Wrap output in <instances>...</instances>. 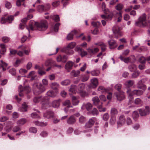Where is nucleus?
Wrapping results in <instances>:
<instances>
[{"mask_svg": "<svg viewBox=\"0 0 150 150\" xmlns=\"http://www.w3.org/2000/svg\"><path fill=\"white\" fill-rule=\"evenodd\" d=\"M34 26L40 31H45L47 28L48 23L46 20L41 21L39 22H36L33 21H30L29 23V28H27L29 32L34 30Z\"/></svg>", "mask_w": 150, "mask_h": 150, "instance_id": "1", "label": "nucleus"}, {"mask_svg": "<svg viewBox=\"0 0 150 150\" xmlns=\"http://www.w3.org/2000/svg\"><path fill=\"white\" fill-rule=\"evenodd\" d=\"M147 21L146 20V16L145 13L140 16L139 18L138 21L135 23V25L139 27H144L148 26L149 23H150V14L147 16Z\"/></svg>", "mask_w": 150, "mask_h": 150, "instance_id": "2", "label": "nucleus"}, {"mask_svg": "<svg viewBox=\"0 0 150 150\" xmlns=\"http://www.w3.org/2000/svg\"><path fill=\"white\" fill-rule=\"evenodd\" d=\"M32 88L33 93L36 95L41 94L46 90L45 87L41 83L38 82L33 84Z\"/></svg>", "mask_w": 150, "mask_h": 150, "instance_id": "3", "label": "nucleus"}, {"mask_svg": "<svg viewBox=\"0 0 150 150\" xmlns=\"http://www.w3.org/2000/svg\"><path fill=\"white\" fill-rule=\"evenodd\" d=\"M35 103H37L40 101H42V108L43 109H46L49 107L48 102L46 100L45 97L44 96H40L35 97L33 99Z\"/></svg>", "mask_w": 150, "mask_h": 150, "instance_id": "4", "label": "nucleus"}, {"mask_svg": "<svg viewBox=\"0 0 150 150\" xmlns=\"http://www.w3.org/2000/svg\"><path fill=\"white\" fill-rule=\"evenodd\" d=\"M93 104L96 106L99 109L100 112H105L106 110V108H102V103L100 101L98 97L95 96L92 99Z\"/></svg>", "mask_w": 150, "mask_h": 150, "instance_id": "5", "label": "nucleus"}, {"mask_svg": "<svg viewBox=\"0 0 150 150\" xmlns=\"http://www.w3.org/2000/svg\"><path fill=\"white\" fill-rule=\"evenodd\" d=\"M144 91L141 90H135L132 91H131L129 89H128L127 91V93L128 94L129 96L132 97L134 95H136L137 96L142 95Z\"/></svg>", "mask_w": 150, "mask_h": 150, "instance_id": "6", "label": "nucleus"}, {"mask_svg": "<svg viewBox=\"0 0 150 150\" xmlns=\"http://www.w3.org/2000/svg\"><path fill=\"white\" fill-rule=\"evenodd\" d=\"M18 91L19 96H22L23 95L24 93H27L30 92L31 89L28 86H26L23 88L21 85H20L18 87Z\"/></svg>", "mask_w": 150, "mask_h": 150, "instance_id": "7", "label": "nucleus"}, {"mask_svg": "<svg viewBox=\"0 0 150 150\" xmlns=\"http://www.w3.org/2000/svg\"><path fill=\"white\" fill-rule=\"evenodd\" d=\"M138 110L141 116H146L148 115L150 113V108L148 106H146L144 108L139 109Z\"/></svg>", "mask_w": 150, "mask_h": 150, "instance_id": "8", "label": "nucleus"}, {"mask_svg": "<svg viewBox=\"0 0 150 150\" xmlns=\"http://www.w3.org/2000/svg\"><path fill=\"white\" fill-rule=\"evenodd\" d=\"M85 87V85L83 83L80 84L78 86V93L83 97H84L86 95V92L83 90Z\"/></svg>", "mask_w": 150, "mask_h": 150, "instance_id": "9", "label": "nucleus"}, {"mask_svg": "<svg viewBox=\"0 0 150 150\" xmlns=\"http://www.w3.org/2000/svg\"><path fill=\"white\" fill-rule=\"evenodd\" d=\"M61 51L69 55H73L74 53V51L73 50L66 47L62 49Z\"/></svg>", "mask_w": 150, "mask_h": 150, "instance_id": "10", "label": "nucleus"}, {"mask_svg": "<svg viewBox=\"0 0 150 150\" xmlns=\"http://www.w3.org/2000/svg\"><path fill=\"white\" fill-rule=\"evenodd\" d=\"M68 59V56L66 55H64L62 56L61 55H59L57 58V61L58 62H62L65 63Z\"/></svg>", "mask_w": 150, "mask_h": 150, "instance_id": "11", "label": "nucleus"}, {"mask_svg": "<svg viewBox=\"0 0 150 150\" xmlns=\"http://www.w3.org/2000/svg\"><path fill=\"white\" fill-rule=\"evenodd\" d=\"M98 85V80L96 78H93L91 80V83L89 87L91 88H95Z\"/></svg>", "mask_w": 150, "mask_h": 150, "instance_id": "12", "label": "nucleus"}, {"mask_svg": "<svg viewBox=\"0 0 150 150\" xmlns=\"http://www.w3.org/2000/svg\"><path fill=\"white\" fill-rule=\"evenodd\" d=\"M75 51L80 53L82 57H83L87 54V52L79 47H76L74 49Z\"/></svg>", "mask_w": 150, "mask_h": 150, "instance_id": "13", "label": "nucleus"}, {"mask_svg": "<svg viewBox=\"0 0 150 150\" xmlns=\"http://www.w3.org/2000/svg\"><path fill=\"white\" fill-rule=\"evenodd\" d=\"M115 95L117 98V100L121 101L123 100L125 98L124 92H118L115 93Z\"/></svg>", "mask_w": 150, "mask_h": 150, "instance_id": "14", "label": "nucleus"}, {"mask_svg": "<svg viewBox=\"0 0 150 150\" xmlns=\"http://www.w3.org/2000/svg\"><path fill=\"white\" fill-rule=\"evenodd\" d=\"M61 100L60 99L54 100L51 103L52 106L55 108H58L60 106Z\"/></svg>", "mask_w": 150, "mask_h": 150, "instance_id": "15", "label": "nucleus"}, {"mask_svg": "<svg viewBox=\"0 0 150 150\" xmlns=\"http://www.w3.org/2000/svg\"><path fill=\"white\" fill-rule=\"evenodd\" d=\"M74 64V62L71 61H69L66 64L64 68L67 72H70V70L72 69Z\"/></svg>", "mask_w": 150, "mask_h": 150, "instance_id": "16", "label": "nucleus"}, {"mask_svg": "<svg viewBox=\"0 0 150 150\" xmlns=\"http://www.w3.org/2000/svg\"><path fill=\"white\" fill-rule=\"evenodd\" d=\"M13 20V16H8L7 18H6L4 17H2L1 18V22L3 24L6 23L7 21L9 23H11V21Z\"/></svg>", "mask_w": 150, "mask_h": 150, "instance_id": "17", "label": "nucleus"}, {"mask_svg": "<svg viewBox=\"0 0 150 150\" xmlns=\"http://www.w3.org/2000/svg\"><path fill=\"white\" fill-rule=\"evenodd\" d=\"M125 116L123 115L120 116L119 118V121L117 122L118 127H120L123 125L125 122Z\"/></svg>", "mask_w": 150, "mask_h": 150, "instance_id": "18", "label": "nucleus"}, {"mask_svg": "<svg viewBox=\"0 0 150 150\" xmlns=\"http://www.w3.org/2000/svg\"><path fill=\"white\" fill-rule=\"evenodd\" d=\"M113 33L116 35H117V37L122 36V33L120 30L119 28L117 27H114L113 28Z\"/></svg>", "mask_w": 150, "mask_h": 150, "instance_id": "19", "label": "nucleus"}, {"mask_svg": "<svg viewBox=\"0 0 150 150\" xmlns=\"http://www.w3.org/2000/svg\"><path fill=\"white\" fill-rule=\"evenodd\" d=\"M54 114L53 112L51 111H48L45 113L43 114L44 117L48 119L51 117H54Z\"/></svg>", "mask_w": 150, "mask_h": 150, "instance_id": "20", "label": "nucleus"}, {"mask_svg": "<svg viewBox=\"0 0 150 150\" xmlns=\"http://www.w3.org/2000/svg\"><path fill=\"white\" fill-rule=\"evenodd\" d=\"M108 43L109 45L110 49H113L117 47V44L115 41L113 40H111L108 41Z\"/></svg>", "mask_w": 150, "mask_h": 150, "instance_id": "21", "label": "nucleus"}, {"mask_svg": "<svg viewBox=\"0 0 150 150\" xmlns=\"http://www.w3.org/2000/svg\"><path fill=\"white\" fill-rule=\"evenodd\" d=\"M92 107V105L90 103H87L83 104L81 107V108L82 109L86 108L88 111H89L91 109Z\"/></svg>", "mask_w": 150, "mask_h": 150, "instance_id": "22", "label": "nucleus"}, {"mask_svg": "<svg viewBox=\"0 0 150 150\" xmlns=\"http://www.w3.org/2000/svg\"><path fill=\"white\" fill-rule=\"evenodd\" d=\"M78 33V32L75 29L71 31L67 35V38H73Z\"/></svg>", "mask_w": 150, "mask_h": 150, "instance_id": "23", "label": "nucleus"}, {"mask_svg": "<svg viewBox=\"0 0 150 150\" xmlns=\"http://www.w3.org/2000/svg\"><path fill=\"white\" fill-rule=\"evenodd\" d=\"M76 121V119L74 116L71 115L67 120V122L68 124H73Z\"/></svg>", "mask_w": 150, "mask_h": 150, "instance_id": "24", "label": "nucleus"}, {"mask_svg": "<svg viewBox=\"0 0 150 150\" xmlns=\"http://www.w3.org/2000/svg\"><path fill=\"white\" fill-rule=\"evenodd\" d=\"M57 93L54 92L52 90H49L47 93V95L48 96L52 98H54L57 95Z\"/></svg>", "mask_w": 150, "mask_h": 150, "instance_id": "25", "label": "nucleus"}, {"mask_svg": "<svg viewBox=\"0 0 150 150\" xmlns=\"http://www.w3.org/2000/svg\"><path fill=\"white\" fill-rule=\"evenodd\" d=\"M80 72V71L79 70L77 71L73 70L71 72L70 75L72 77H76L79 75Z\"/></svg>", "mask_w": 150, "mask_h": 150, "instance_id": "26", "label": "nucleus"}, {"mask_svg": "<svg viewBox=\"0 0 150 150\" xmlns=\"http://www.w3.org/2000/svg\"><path fill=\"white\" fill-rule=\"evenodd\" d=\"M96 45H98L101 47V50L102 52L105 51L106 50V45L102 42H99L95 43Z\"/></svg>", "mask_w": 150, "mask_h": 150, "instance_id": "27", "label": "nucleus"}, {"mask_svg": "<svg viewBox=\"0 0 150 150\" xmlns=\"http://www.w3.org/2000/svg\"><path fill=\"white\" fill-rule=\"evenodd\" d=\"M26 120L24 118H21L18 120L17 122V124L19 126H21L24 125L26 122Z\"/></svg>", "mask_w": 150, "mask_h": 150, "instance_id": "28", "label": "nucleus"}, {"mask_svg": "<svg viewBox=\"0 0 150 150\" xmlns=\"http://www.w3.org/2000/svg\"><path fill=\"white\" fill-rule=\"evenodd\" d=\"M70 92H71L72 93H78L77 90V87L74 85H72L70 86V88L69 90Z\"/></svg>", "mask_w": 150, "mask_h": 150, "instance_id": "29", "label": "nucleus"}, {"mask_svg": "<svg viewBox=\"0 0 150 150\" xmlns=\"http://www.w3.org/2000/svg\"><path fill=\"white\" fill-rule=\"evenodd\" d=\"M137 86L139 88H143L144 91L146 89V86L142 83V80L139 81L137 83Z\"/></svg>", "mask_w": 150, "mask_h": 150, "instance_id": "30", "label": "nucleus"}, {"mask_svg": "<svg viewBox=\"0 0 150 150\" xmlns=\"http://www.w3.org/2000/svg\"><path fill=\"white\" fill-rule=\"evenodd\" d=\"M0 47L1 48L0 50V53L2 54H4L6 51V49L5 45L3 44H0Z\"/></svg>", "mask_w": 150, "mask_h": 150, "instance_id": "31", "label": "nucleus"}, {"mask_svg": "<svg viewBox=\"0 0 150 150\" xmlns=\"http://www.w3.org/2000/svg\"><path fill=\"white\" fill-rule=\"evenodd\" d=\"M88 52L90 54H93L98 52L99 49L97 48H95L93 50L91 48H89L87 49Z\"/></svg>", "mask_w": 150, "mask_h": 150, "instance_id": "32", "label": "nucleus"}, {"mask_svg": "<svg viewBox=\"0 0 150 150\" xmlns=\"http://www.w3.org/2000/svg\"><path fill=\"white\" fill-rule=\"evenodd\" d=\"M110 113L111 116L115 117V115L117 114L118 111L116 108H112L111 109Z\"/></svg>", "mask_w": 150, "mask_h": 150, "instance_id": "33", "label": "nucleus"}, {"mask_svg": "<svg viewBox=\"0 0 150 150\" xmlns=\"http://www.w3.org/2000/svg\"><path fill=\"white\" fill-rule=\"evenodd\" d=\"M134 83V81L133 80H130L125 82V85L126 87L129 88L132 86Z\"/></svg>", "mask_w": 150, "mask_h": 150, "instance_id": "34", "label": "nucleus"}, {"mask_svg": "<svg viewBox=\"0 0 150 150\" xmlns=\"http://www.w3.org/2000/svg\"><path fill=\"white\" fill-rule=\"evenodd\" d=\"M72 102L73 105H76L79 103V101L76 97L73 96L72 97Z\"/></svg>", "mask_w": 150, "mask_h": 150, "instance_id": "35", "label": "nucleus"}, {"mask_svg": "<svg viewBox=\"0 0 150 150\" xmlns=\"http://www.w3.org/2000/svg\"><path fill=\"white\" fill-rule=\"evenodd\" d=\"M129 69L131 72H134L137 69V67L134 64H132L129 65L128 67Z\"/></svg>", "mask_w": 150, "mask_h": 150, "instance_id": "36", "label": "nucleus"}, {"mask_svg": "<svg viewBox=\"0 0 150 150\" xmlns=\"http://www.w3.org/2000/svg\"><path fill=\"white\" fill-rule=\"evenodd\" d=\"M34 110H36L37 111V112H33L31 113V117L33 118H38L39 117V112L37 110H36L35 109H34Z\"/></svg>", "mask_w": 150, "mask_h": 150, "instance_id": "37", "label": "nucleus"}, {"mask_svg": "<svg viewBox=\"0 0 150 150\" xmlns=\"http://www.w3.org/2000/svg\"><path fill=\"white\" fill-rule=\"evenodd\" d=\"M34 123L35 125L37 126H40L42 127L46 126L47 125L46 122L44 123L43 122H40L38 121H35Z\"/></svg>", "mask_w": 150, "mask_h": 150, "instance_id": "38", "label": "nucleus"}, {"mask_svg": "<svg viewBox=\"0 0 150 150\" xmlns=\"http://www.w3.org/2000/svg\"><path fill=\"white\" fill-rule=\"evenodd\" d=\"M59 84L57 82H53L51 83V87L54 90H57L59 87Z\"/></svg>", "mask_w": 150, "mask_h": 150, "instance_id": "39", "label": "nucleus"}, {"mask_svg": "<svg viewBox=\"0 0 150 150\" xmlns=\"http://www.w3.org/2000/svg\"><path fill=\"white\" fill-rule=\"evenodd\" d=\"M64 106H67L68 108L72 107L71 102L69 100H65L63 103Z\"/></svg>", "mask_w": 150, "mask_h": 150, "instance_id": "40", "label": "nucleus"}, {"mask_svg": "<svg viewBox=\"0 0 150 150\" xmlns=\"http://www.w3.org/2000/svg\"><path fill=\"white\" fill-rule=\"evenodd\" d=\"M70 83V81L69 79H66L62 81L61 83V84L63 86H67L69 85Z\"/></svg>", "mask_w": 150, "mask_h": 150, "instance_id": "41", "label": "nucleus"}, {"mask_svg": "<svg viewBox=\"0 0 150 150\" xmlns=\"http://www.w3.org/2000/svg\"><path fill=\"white\" fill-rule=\"evenodd\" d=\"M81 80L82 82H85L87 81L89 78V76L88 75H83L81 76Z\"/></svg>", "mask_w": 150, "mask_h": 150, "instance_id": "42", "label": "nucleus"}, {"mask_svg": "<svg viewBox=\"0 0 150 150\" xmlns=\"http://www.w3.org/2000/svg\"><path fill=\"white\" fill-rule=\"evenodd\" d=\"M76 45V43L75 42H72L69 44L66 47L72 49Z\"/></svg>", "mask_w": 150, "mask_h": 150, "instance_id": "43", "label": "nucleus"}, {"mask_svg": "<svg viewBox=\"0 0 150 150\" xmlns=\"http://www.w3.org/2000/svg\"><path fill=\"white\" fill-rule=\"evenodd\" d=\"M134 103L136 105H142V101L139 98H137L134 100Z\"/></svg>", "mask_w": 150, "mask_h": 150, "instance_id": "44", "label": "nucleus"}, {"mask_svg": "<svg viewBox=\"0 0 150 150\" xmlns=\"http://www.w3.org/2000/svg\"><path fill=\"white\" fill-rule=\"evenodd\" d=\"M91 73L93 76H97L100 74V71L99 70H94L92 71Z\"/></svg>", "mask_w": 150, "mask_h": 150, "instance_id": "45", "label": "nucleus"}, {"mask_svg": "<svg viewBox=\"0 0 150 150\" xmlns=\"http://www.w3.org/2000/svg\"><path fill=\"white\" fill-rule=\"evenodd\" d=\"M122 13L120 12H119L117 13L116 14V17H117V22H120L121 20L122 17Z\"/></svg>", "mask_w": 150, "mask_h": 150, "instance_id": "46", "label": "nucleus"}, {"mask_svg": "<svg viewBox=\"0 0 150 150\" xmlns=\"http://www.w3.org/2000/svg\"><path fill=\"white\" fill-rule=\"evenodd\" d=\"M91 24L93 27L96 28L99 27L101 23L99 22H94L93 21L92 22Z\"/></svg>", "mask_w": 150, "mask_h": 150, "instance_id": "47", "label": "nucleus"}, {"mask_svg": "<svg viewBox=\"0 0 150 150\" xmlns=\"http://www.w3.org/2000/svg\"><path fill=\"white\" fill-rule=\"evenodd\" d=\"M121 60L124 61L125 62L128 63L129 62L130 59L129 57L124 58L122 56L120 57Z\"/></svg>", "mask_w": 150, "mask_h": 150, "instance_id": "48", "label": "nucleus"}, {"mask_svg": "<svg viewBox=\"0 0 150 150\" xmlns=\"http://www.w3.org/2000/svg\"><path fill=\"white\" fill-rule=\"evenodd\" d=\"M28 106L25 103H23L22 105L21 110L23 112L26 111L27 110Z\"/></svg>", "mask_w": 150, "mask_h": 150, "instance_id": "49", "label": "nucleus"}, {"mask_svg": "<svg viewBox=\"0 0 150 150\" xmlns=\"http://www.w3.org/2000/svg\"><path fill=\"white\" fill-rule=\"evenodd\" d=\"M123 5L121 4H118L115 7V8L117 10L120 11L122 10L123 8Z\"/></svg>", "mask_w": 150, "mask_h": 150, "instance_id": "50", "label": "nucleus"}, {"mask_svg": "<svg viewBox=\"0 0 150 150\" xmlns=\"http://www.w3.org/2000/svg\"><path fill=\"white\" fill-rule=\"evenodd\" d=\"M53 61L51 59H49L47 60L45 63V65L46 67L50 66L52 63Z\"/></svg>", "mask_w": 150, "mask_h": 150, "instance_id": "51", "label": "nucleus"}, {"mask_svg": "<svg viewBox=\"0 0 150 150\" xmlns=\"http://www.w3.org/2000/svg\"><path fill=\"white\" fill-rule=\"evenodd\" d=\"M37 10L40 12H42L43 11H45L43 5H39L37 7Z\"/></svg>", "mask_w": 150, "mask_h": 150, "instance_id": "52", "label": "nucleus"}, {"mask_svg": "<svg viewBox=\"0 0 150 150\" xmlns=\"http://www.w3.org/2000/svg\"><path fill=\"white\" fill-rule=\"evenodd\" d=\"M98 91L102 93H104L106 92V90L104 88V87L102 86H99L98 88Z\"/></svg>", "mask_w": 150, "mask_h": 150, "instance_id": "53", "label": "nucleus"}, {"mask_svg": "<svg viewBox=\"0 0 150 150\" xmlns=\"http://www.w3.org/2000/svg\"><path fill=\"white\" fill-rule=\"evenodd\" d=\"M43 6L45 11L49 10L50 8V6L48 3L45 4Z\"/></svg>", "mask_w": 150, "mask_h": 150, "instance_id": "54", "label": "nucleus"}, {"mask_svg": "<svg viewBox=\"0 0 150 150\" xmlns=\"http://www.w3.org/2000/svg\"><path fill=\"white\" fill-rule=\"evenodd\" d=\"M86 118L83 116H81L79 118V122L80 123H83L86 121Z\"/></svg>", "mask_w": 150, "mask_h": 150, "instance_id": "55", "label": "nucleus"}, {"mask_svg": "<svg viewBox=\"0 0 150 150\" xmlns=\"http://www.w3.org/2000/svg\"><path fill=\"white\" fill-rule=\"evenodd\" d=\"M109 115L108 113H105L104 114L102 117L103 119L105 121H107L109 118Z\"/></svg>", "mask_w": 150, "mask_h": 150, "instance_id": "56", "label": "nucleus"}, {"mask_svg": "<svg viewBox=\"0 0 150 150\" xmlns=\"http://www.w3.org/2000/svg\"><path fill=\"white\" fill-rule=\"evenodd\" d=\"M139 72L138 71L136 72L134 71L132 74V77L133 78H136L139 75Z\"/></svg>", "mask_w": 150, "mask_h": 150, "instance_id": "57", "label": "nucleus"}, {"mask_svg": "<svg viewBox=\"0 0 150 150\" xmlns=\"http://www.w3.org/2000/svg\"><path fill=\"white\" fill-rule=\"evenodd\" d=\"M21 130V128L18 125L16 126L13 129L12 131L14 132H16Z\"/></svg>", "mask_w": 150, "mask_h": 150, "instance_id": "58", "label": "nucleus"}, {"mask_svg": "<svg viewBox=\"0 0 150 150\" xmlns=\"http://www.w3.org/2000/svg\"><path fill=\"white\" fill-rule=\"evenodd\" d=\"M52 18L54 20L56 21L57 22L59 21V18L58 15H54L52 16Z\"/></svg>", "mask_w": 150, "mask_h": 150, "instance_id": "59", "label": "nucleus"}, {"mask_svg": "<svg viewBox=\"0 0 150 150\" xmlns=\"http://www.w3.org/2000/svg\"><path fill=\"white\" fill-rule=\"evenodd\" d=\"M60 24L59 23H57L54 25V30L55 32H57L58 31L59 27L60 25Z\"/></svg>", "mask_w": 150, "mask_h": 150, "instance_id": "60", "label": "nucleus"}, {"mask_svg": "<svg viewBox=\"0 0 150 150\" xmlns=\"http://www.w3.org/2000/svg\"><path fill=\"white\" fill-rule=\"evenodd\" d=\"M95 121L96 118H92L90 119L88 122L93 126L95 122Z\"/></svg>", "mask_w": 150, "mask_h": 150, "instance_id": "61", "label": "nucleus"}, {"mask_svg": "<svg viewBox=\"0 0 150 150\" xmlns=\"http://www.w3.org/2000/svg\"><path fill=\"white\" fill-rule=\"evenodd\" d=\"M146 60V59L143 56L141 57L139 59V61L141 63H144Z\"/></svg>", "mask_w": 150, "mask_h": 150, "instance_id": "62", "label": "nucleus"}, {"mask_svg": "<svg viewBox=\"0 0 150 150\" xmlns=\"http://www.w3.org/2000/svg\"><path fill=\"white\" fill-rule=\"evenodd\" d=\"M122 86L120 84H118L116 85L115 86V88L119 92L120 91V90L121 89Z\"/></svg>", "mask_w": 150, "mask_h": 150, "instance_id": "63", "label": "nucleus"}, {"mask_svg": "<svg viewBox=\"0 0 150 150\" xmlns=\"http://www.w3.org/2000/svg\"><path fill=\"white\" fill-rule=\"evenodd\" d=\"M9 72L12 75H15L16 74V70L14 68L10 69L9 70Z\"/></svg>", "mask_w": 150, "mask_h": 150, "instance_id": "64", "label": "nucleus"}]
</instances>
